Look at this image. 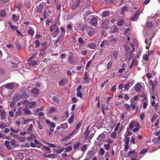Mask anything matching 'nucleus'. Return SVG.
Listing matches in <instances>:
<instances>
[{
  "mask_svg": "<svg viewBox=\"0 0 160 160\" xmlns=\"http://www.w3.org/2000/svg\"><path fill=\"white\" fill-rule=\"evenodd\" d=\"M124 136L125 137V138L124 140L125 142V145H124V151L125 152H127L129 148V143L130 141V138L127 137V136L125 134L124 135Z\"/></svg>",
  "mask_w": 160,
  "mask_h": 160,
  "instance_id": "obj_1",
  "label": "nucleus"
},
{
  "mask_svg": "<svg viewBox=\"0 0 160 160\" xmlns=\"http://www.w3.org/2000/svg\"><path fill=\"white\" fill-rule=\"evenodd\" d=\"M128 156L131 158H136L138 156V153L135 150L130 151L128 152Z\"/></svg>",
  "mask_w": 160,
  "mask_h": 160,
  "instance_id": "obj_2",
  "label": "nucleus"
},
{
  "mask_svg": "<svg viewBox=\"0 0 160 160\" xmlns=\"http://www.w3.org/2000/svg\"><path fill=\"white\" fill-rule=\"evenodd\" d=\"M91 131L88 130V128H87L85 132L84 133V134H86L85 138L87 139L88 140H90L93 136V135L92 134H90V136H88L90 134Z\"/></svg>",
  "mask_w": 160,
  "mask_h": 160,
  "instance_id": "obj_3",
  "label": "nucleus"
},
{
  "mask_svg": "<svg viewBox=\"0 0 160 160\" xmlns=\"http://www.w3.org/2000/svg\"><path fill=\"white\" fill-rule=\"evenodd\" d=\"M149 84L152 87V89L153 90L155 88L158 83L157 80H155L153 81L152 80H150L148 82Z\"/></svg>",
  "mask_w": 160,
  "mask_h": 160,
  "instance_id": "obj_4",
  "label": "nucleus"
},
{
  "mask_svg": "<svg viewBox=\"0 0 160 160\" xmlns=\"http://www.w3.org/2000/svg\"><path fill=\"white\" fill-rule=\"evenodd\" d=\"M87 32L89 36H92L94 33V31L91 27H88L86 29Z\"/></svg>",
  "mask_w": 160,
  "mask_h": 160,
  "instance_id": "obj_5",
  "label": "nucleus"
},
{
  "mask_svg": "<svg viewBox=\"0 0 160 160\" xmlns=\"http://www.w3.org/2000/svg\"><path fill=\"white\" fill-rule=\"evenodd\" d=\"M140 15V11L139 10H138L134 14V17L131 18V20L132 21H135L136 20L138 17Z\"/></svg>",
  "mask_w": 160,
  "mask_h": 160,
  "instance_id": "obj_6",
  "label": "nucleus"
},
{
  "mask_svg": "<svg viewBox=\"0 0 160 160\" xmlns=\"http://www.w3.org/2000/svg\"><path fill=\"white\" fill-rule=\"evenodd\" d=\"M34 58V57H31L29 58L28 59V61L29 62L27 64H28L29 66H35V65H37V62L35 61H32V59Z\"/></svg>",
  "mask_w": 160,
  "mask_h": 160,
  "instance_id": "obj_7",
  "label": "nucleus"
},
{
  "mask_svg": "<svg viewBox=\"0 0 160 160\" xmlns=\"http://www.w3.org/2000/svg\"><path fill=\"white\" fill-rule=\"evenodd\" d=\"M143 102V108L144 109H146L148 104V99L146 97H145L144 99H142Z\"/></svg>",
  "mask_w": 160,
  "mask_h": 160,
  "instance_id": "obj_8",
  "label": "nucleus"
},
{
  "mask_svg": "<svg viewBox=\"0 0 160 160\" xmlns=\"http://www.w3.org/2000/svg\"><path fill=\"white\" fill-rule=\"evenodd\" d=\"M142 86V85L140 84H137L134 87L135 91L139 93L140 92Z\"/></svg>",
  "mask_w": 160,
  "mask_h": 160,
  "instance_id": "obj_9",
  "label": "nucleus"
},
{
  "mask_svg": "<svg viewBox=\"0 0 160 160\" xmlns=\"http://www.w3.org/2000/svg\"><path fill=\"white\" fill-rule=\"evenodd\" d=\"M4 145L5 147L9 150L12 149V148L10 146V143L9 141L6 140L4 142Z\"/></svg>",
  "mask_w": 160,
  "mask_h": 160,
  "instance_id": "obj_10",
  "label": "nucleus"
},
{
  "mask_svg": "<svg viewBox=\"0 0 160 160\" xmlns=\"http://www.w3.org/2000/svg\"><path fill=\"white\" fill-rule=\"evenodd\" d=\"M138 64V62L137 60L134 58L132 61L130 66V68H132L133 66H137Z\"/></svg>",
  "mask_w": 160,
  "mask_h": 160,
  "instance_id": "obj_11",
  "label": "nucleus"
},
{
  "mask_svg": "<svg viewBox=\"0 0 160 160\" xmlns=\"http://www.w3.org/2000/svg\"><path fill=\"white\" fill-rule=\"evenodd\" d=\"M31 93L35 96H37L39 93L38 90L36 88H33L31 91Z\"/></svg>",
  "mask_w": 160,
  "mask_h": 160,
  "instance_id": "obj_12",
  "label": "nucleus"
},
{
  "mask_svg": "<svg viewBox=\"0 0 160 160\" xmlns=\"http://www.w3.org/2000/svg\"><path fill=\"white\" fill-rule=\"evenodd\" d=\"M80 3V0H77L72 5V9L73 10L75 9L79 6Z\"/></svg>",
  "mask_w": 160,
  "mask_h": 160,
  "instance_id": "obj_13",
  "label": "nucleus"
},
{
  "mask_svg": "<svg viewBox=\"0 0 160 160\" xmlns=\"http://www.w3.org/2000/svg\"><path fill=\"white\" fill-rule=\"evenodd\" d=\"M91 24L92 25L96 26L97 24V20L96 18L94 17L92 18L91 21Z\"/></svg>",
  "mask_w": 160,
  "mask_h": 160,
  "instance_id": "obj_14",
  "label": "nucleus"
},
{
  "mask_svg": "<svg viewBox=\"0 0 160 160\" xmlns=\"http://www.w3.org/2000/svg\"><path fill=\"white\" fill-rule=\"evenodd\" d=\"M137 123H138L136 121H132L131 122L129 125V128L131 130H132L135 125H136Z\"/></svg>",
  "mask_w": 160,
  "mask_h": 160,
  "instance_id": "obj_15",
  "label": "nucleus"
},
{
  "mask_svg": "<svg viewBox=\"0 0 160 160\" xmlns=\"http://www.w3.org/2000/svg\"><path fill=\"white\" fill-rule=\"evenodd\" d=\"M6 112L4 110H3L1 112L0 114V117L3 120H4L6 119Z\"/></svg>",
  "mask_w": 160,
  "mask_h": 160,
  "instance_id": "obj_16",
  "label": "nucleus"
},
{
  "mask_svg": "<svg viewBox=\"0 0 160 160\" xmlns=\"http://www.w3.org/2000/svg\"><path fill=\"white\" fill-rule=\"evenodd\" d=\"M36 136H35L34 134H31L30 136L28 137L27 140L29 141H34V139H36Z\"/></svg>",
  "mask_w": 160,
  "mask_h": 160,
  "instance_id": "obj_17",
  "label": "nucleus"
},
{
  "mask_svg": "<svg viewBox=\"0 0 160 160\" xmlns=\"http://www.w3.org/2000/svg\"><path fill=\"white\" fill-rule=\"evenodd\" d=\"M11 144L12 146L14 148H17L18 147V145L16 144V141L14 139L11 140Z\"/></svg>",
  "mask_w": 160,
  "mask_h": 160,
  "instance_id": "obj_18",
  "label": "nucleus"
},
{
  "mask_svg": "<svg viewBox=\"0 0 160 160\" xmlns=\"http://www.w3.org/2000/svg\"><path fill=\"white\" fill-rule=\"evenodd\" d=\"M5 87L7 88L11 89H12L14 87L13 84L12 83H9L5 84Z\"/></svg>",
  "mask_w": 160,
  "mask_h": 160,
  "instance_id": "obj_19",
  "label": "nucleus"
},
{
  "mask_svg": "<svg viewBox=\"0 0 160 160\" xmlns=\"http://www.w3.org/2000/svg\"><path fill=\"white\" fill-rule=\"evenodd\" d=\"M130 106L134 110L135 108L136 103L133 102L132 98L130 99Z\"/></svg>",
  "mask_w": 160,
  "mask_h": 160,
  "instance_id": "obj_20",
  "label": "nucleus"
},
{
  "mask_svg": "<svg viewBox=\"0 0 160 160\" xmlns=\"http://www.w3.org/2000/svg\"><path fill=\"white\" fill-rule=\"evenodd\" d=\"M68 60L70 64H72L74 62V60L73 57L72 56H69Z\"/></svg>",
  "mask_w": 160,
  "mask_h": 160,
  "instance_id": "obj_21",
  "label": "nucleus"
},
{
  "mask_svg": "<svg viewBox=\"0 0 160 160\" xmlns=\"http://www.w3.org/2000/svg\"><path fill=\"white\" fill-rule=\"evenodd\" d=\"M128 7L126 6L123 7L122 8V10L120 12L121 14H123L125 13V12L128 11Z\"/></svg>",
  "mask_w": 160,
  "mask_h": 160,
  "instance_id": "obj_22",
  "label": "nucleus"
},
{
  "mask_svg": "<svg viewBox=\"0 0 160 160\" xmlns=\"http://www.w3.org/2000/svg\"><path fill=\"white\" fill-rule=\"evenodd\" d=\"M109 12L108 11H103L101 13V15L103 17H107L109 14Z\"/></svg>",
  "mask_w": 160,
  "mask_h": 160,
  "instance_id": "obj_23",
  "label": "nucleus"
},
{
  "mask_svg": "<svg viewBox=\"0 0 160 160\" xmlns=\"http://www.w3.org/2000/svg\"><path fill=\"white\" fill-rule=\"evenodd\" d=\"M6 15L5 10H2L0 11V17H4Z\"/></svg>",
  "mask_w": 160,
  "mask_h": 160,
  "instance_id": "obj_24",
  "label": "nucleus"
},
{
  "mask_svg": "<svg viewBox=\"0 0 160 160\" xmlns=\"http://www.w3.org/2000/svg\"><path fill=\"white\" fill-rule=\"evenodd\" d=\"M27 107H26L25 108L23 109L24 113L26 115H30L32 113L31 112L29 109L26 108Z\"/></svg>",
  "mask_w": 160,
  "mask_h": 160,
  "instance_id": "obj_25",
  "label": "nucleus"
},
{
  "mask_svg": "<svg viewBox=\"0 0 160 160\" xmlns=\"http://www.w3.org/2000/svg\"><path fill=\"white\" fill-rule=\"evenodd\" d=\"M152 141L155 144H158L160 143V138H154L152 139Z\"/></svg>",
  "mask_w": 160,
  "mask_h": 160,
  "instance_id": "obj_26",
  "label": "nucleus"
},
{
  "mask_svg": "<svg viewBox=\"0 0 160 160\" xmlns=\"http://www.w3.org/2000/svg\"><path fill=\"white\" fill-rule=\"evenodd\" d=\"M130 84V83H128L125 85L124 86V88L125 90L126 91H128L129 88L131 86H129Z\"/></svg>",
  "mask_w": 160,
  "mask_h": 160,
  "instance_id": "obj_27",
  "label": "nucleus"
},
{
  "mask_svg": "<svg viewBox=\"0 0 160 160\" xmlns=\"http://www.w3.org/2000/svg\"><path fill=\"white\" fill-rule=\"evenodd\" d=\"M58 40H59V42H62L64 38V35L60 34L58 38Z\"/></svg>",
  "mask_w": 160,
  "mask_h": 160,
  "instance_id": "obj_28",
  "label": "nucleus"
},
{
  "mask_svg": "<svg viewBox=\"0 0 160 160\" xmlns=\"http://www.w3.org/2000/svg\"><path fill=\"white\" fill-rule=\"evenodd\" d=\"M110 126L109 127L112 128H113L116 125V123L114 122L113 121H112L111 122L109 123Z\"/></svg>",
  "mask_w": 160,
  "mask_h": 160,
  "instance_id": "obj_29",
  "label": "nucleus"
},
{
  "mask_svg": "<svg viewBox=\"0 0 160 160\" xmlns=\"http://www.w3.org/2000/svg\"><path fill=\"white\" fill-rule=\"evenodd\" d=\"M96 46V44L93 42L88 45V47L92 49H94Z\"/></svg>",
  "mask_w": 160,
  "mask_h": 160,
  "instance_id": "obj_30",
  "label": "nucleus"
},
{
  "mask_svg": "<svg viewBox=\"0 0 160 160\" xmlns=\"http://www.w3.org/2000/svg\"><path fill=\"white\" fill-rule=\"evenodd\" d=\"M28 33L29 34L32 35L34 34V31L33 29L31 27H30L29 30H28Z\"/></svg>",
  "mask_w": 160,
  "mask_h": 160,
  "instance_id": "obj_31",
  "label": "nucleus"
},
{
  "mask_svg": "<svg viewBox=\"0 0 160 160\" xmlns=\"http://www.w3.org/2000/svg\"><path fill=\"white\" fill-rule=\"evenodd\" d=\"M71 137V136H70V135L69 134V135L66 136L65 137L62 138L61 140V141L62 142H63L65 141H67Z\"/></svg>",
  "mask_w": 160,
  "mask_h": 160,
  "instance_id": "obj_32",
  "label": "nucleus"
},
{
  "mask_svg": "<svg viewBox=\"0 0 160 160\" xmlns=\"http://www.w3.org/2000/svg\"><path fill=\"white\" fill-rule=\"evenodd\" d=\"M88 145L85 144L83 145L81 148V150L83 152H85L87 149L88 148Z\"/></svg>",
  "mask_w": 160,
  "mask_h": 160,
  "instance_id": "obj_33",
  "label": "nucleus"
},
{
  "mask_svg": "<svg viewBox=\"0 0 160 160\" xmlns=\"http://www.w3.org/2000/svg\"><path fill=\"white\" fill-rule=\"evenodd\" d=\"M136 126L137 127V128H134L133 130V132H136L139 130L140 127L139 123H137V124L136 125Z\"/></svg>",
  "mask_w": 160,
  "mask_h": 160,
  "instance_id": "obj_34",
  "label": "nucleus"
},
{
  "mask_svg": "<svg viewBox=\"0 0 160 160\" xmlns=\"http://www.w3.org/2000/svg\"><path fill=\"white\" fill-rule=\"evenodd\" d=\"M82 123V121L81 120L79 122V123L76 124L75 127L76 129L77 130L81 126Z\"/></svg>",
  "mask_w": 160,
  "mask_h": 160,
  "instance_id": "obj_35",
  "label": "nucleus"
},
{
  "mask_svg": "<svg viewBox=\"0 0 160 160\" xmlns=\"http://www.w3.org/2000/svg\"><path fill=\"white\" fill-rule=\"evenodd\" d=\"M108 44V42L107 40H104L101 43L100 45L101 47H102L103 46H105Z\"/></svg>",
  "mask_w": 160,
  "mask_h": 160,
  "instance_id": "obj_36",
  "label": "nucleus"
},
{
  "mask_svg": "<svg viewBox=\"0 0 160 160\" xmlns=\"http://www.w3.org/2000/svg\"><path fill=\"white\" fill-rule=\"evenodd\" d=\"M104 148L105 150H109L110 149V145L109 144H105L104 145Z\"/></svg>",
  "mask_w": 160,
  "mask_h": 160,
  "instance_id": "obj_37",
  "label": "nucleus"
},
{
  "mask_svg": "<svg viewBox=\"0 0 160 160\" xmlns=\"http://www.w3.org/2000/svg\"><path fill=\"white\" fill-rule=\"evenodd\" d=\"M52 99L54 102L57 103H58L59 102V99L55 97L52 98Z\"/></svg>",
  "mask_w": 160,
  "mask_h": 160,
  "instance_id": "obj_38",
  "label": "nucleus"
},
{
  "mask_svg": "<svg viewBox=\"0 0 160 160\" xmlns=\"http://www.w3.org/2000/svg\"><path fill=\"white\" fill-rule=\"evenodd\" d=\"M65 80L63 79L60 80L59 82V85L61 86H64V82Z\"/></svg>",
  "mask_w": 160,
  "mask_h": 160,
  "instance_id": "obj_39",
  "label": "nucleus"
},
{
  "mask_svg": "<svg viewBox=\"0 0 160 160\" xmlns=\"http://www.w3.org/2000/svg\"><path fill=\"white\" fill-rule=\"evenodd\" d=\"M22 119L23 120H24V121H23V123H22V124L23 125H26V124H27V123L28 122L30 121H31V120L33 121V119H25L24 118H22Z\"/></svg>",
  "mask_w": 160,
  "mask_h": 160,
  "instance_id": "obj_40",
  "label": "nucleus"
},
{
  "mask_svg": "<svg viewBox=\"0 0 160 160\" xmlns=\"http://www.w3.org/2000/svg\"><path fill=\"white\" fill-rule=\"evenodd\" d=\"M74 116L72 115L70 118H69L68 122L70 124H71L73 122L74 120Z\"/></svg>",
  "mask_w": 160,
  "mask_h": 160,
  "instance_id": "obj_41",
  "label": "nucleus"
},
{
  "mask_svg": "<svg viewBox=\"0 0 160 160\" xmlns=\"http://www.w3.org/2000/svg\"><path fill=\"white\" fill-rule=\"evenodd\" d=\"M35 47L36 48L38 47L40 45V42L39 40H36L35 42Z\"/></svg>",
  "mask_w": 160,
  "mask_h": 160,
  "instance_id": "obj_42",
  "label": "nucleus"
},
{
  "mask_svg": "<svg viewBox=\"0 0 160 160\" xmlns=\"http://www.w3.org/2000/svg\"><path fill=\"white\" fill-rule=\"evenodd\" d=\"M99 153V155H103L105 153V150L103 148H101L100 149Z\"/></svg>",
  "mask_w": 160,
  "mask_h": 160,
  "instance_id": "obj_43",
  "label": "nucleus"
},
{
  "mask_svg": "<svg viewBox=\"0 0 160 160\" xmlns=\"http://www.w3.org/2000/svg\"><path fill=\"white\" fill-rule=\"evenodd\" d=\"M111 136L112 138L115 139L117 137L116 132H113L111 134Z\"/></svg>",
  "mask_w": 160,
  "mask_h": 160,
  "instance_id": "obj_44",
  "label": "nucleus"
},
{
  "mask_svg": "<svg viewBox=\"0 0 160 160\" xmlns=\"http://www.w3.org/2000/svg\"><path fill=\"white\" fill-rule=\"evenodd\" d=\"M62 128L64 129L67 128L68 127V124L67 123H65L63 124H61Z\"/></svg>",
  "mask_w": 160,
  "mask_h": 160,
  "instance_id": "obj_45",
  "label": "nucleus"
},
{
  "mask_svg": "<svg viewBox=\"0 0 160 160\" xmlns=\"http://www.w3.org/2000/svg\"><path fill=\"white\" fill-rule=\"evenodd\" d=\"M113 56L114 57V59L115 60H116L118 56V52L114 50L113 51Z\"/></svg>",
  "mask_w": 160,
  "mask_h": 160,
  "instance_id": "obj_46",
  "label": "nucleus"
},
{
  "mask_svg": "<svg viewBox=\"0 0 160 160\" xmlns=\"http://www.w3.org/2000/svg\"><path fill=\"white\" fill-rule=\"evenodd\" d=\"M80 142H78L76 144H75L73 146V149H75L79 147L80 145Z\"/></svg>",
  "mask_w": 160,
  "mask_h": 160,
  "instance_id": "obj_47",
  "label": "nucleus"
},
{
  "mask_svg": "<svg viewBox=\"0 0 160 160\" xmlns=\"http://www.w3.org/2000/svg\"><path fill=\"white\" fill-rule=\"evenodd\" d=\"M6 47L8 48L14 49V47L12 43H10L9 44L6 45Z\"/></svg>",
  "mask_w": 160,
  "mask_h": 160,
  "instance_id": "obj_48",
  "label": "nucleus"
},
{
  "mask_svg": "<svg viewBox=\"0 0 160 160\" xmlns=\"http://www.w3.org/2000/svg\"><path fill=\"white\" fill-rule=\"evenodd\" d=\"M20 98V97L18 95H15L13 97V99L15 101H18Z\"/></svg>",
  "mask_w": 160,
  "mask_h": 160,
  "instance_id": "obj_49",
  "label": "nucleus"
},
{
  "mask_svg": "<svg viewBox=\"0 0 160 160\" xmlns=\"http://www.w3.org/2000/svg\"><path fill=\"white\" fill-rule=\"evenodd\" d=\"M158 115L157 114H155L152 117L151 119V122H154L155 120L158 118Z\"/></svg>",
  "mask_w": 160,
  "mask_h": 160,
  "instance_id": "obj_50",
  "label": "nucleus"
},
{
  "mask_svg": "<svg viewBox=\"0 0 160 160\" xmlns=\"http://www.w3.org/2000/svg\"><path fill=\"white\" fill-rule=\"evenodd\" d=\"M59 32V28H57L55 31H54L53 33H55V36L54 37H55L57 36V35L58 34Z\"/></svg>",
  "mask_w": 160,
  "mask_h": 160,
  "instance_id": "obj_51",
  "label": "nucleus"
},
{
  "mask_svg": "<svg viewBox=\"0 0 160 160\" xmlns=\"http://www.w3.org/2000/svg\"><path fill=\"white\" fill-rule=\"evenodd\" d=\"M72 149V146H69L65 149L66 152H69Z\"/></svg>",
  "mask_w": 160,
  "mask_h": 160,
  "instance_id": "obj_52",
  "label": "nucleus"
},
{
  "mask_svg": "<svg viewBox=\"0 0 160 160\" xmlns=\"http://www.w3.org/2000/svg\"><path fill=\"white\" fill-rule=\"evenodd\" d=\"M10 66L12 68H14L17 67L18 65L17 64L14 62H11V63L10 64Z\"/></svg>",
  "mask_w": 160,
  "mask_h": 160,
  "instance_id": "obj_53",
  "label": "nucleus"
},
{
  "mask_svg": "<svg viewBox=\"0 0 160 160\" xmlns=\"http://www.w3.org/2000/svg\"><path fill=\"white\" fill-rule=\"evenodd\" d=\"M124 106L126 109L128 111H129L130 110V105L128 104H125Z\"/></svg>",
  "mask_w": 160,
  "mask_h": 160,
  "instance_id": "obj_54",
  "label": "nucleus"
},
{
  "mask_svg": "<svg viewBox=\"0 0 160 160\" xmlns=\"http://www.w3.org/2000/svg\"><path fill=\"white\" fill-rule=\"evenodd\" d=\"M21 102L24 104L28 105L30 104L29 101L27 100H26L25 101H21Z\"/></svg>",
  "mask_w": 160,
  "mask_h": 160,
  "instance_id": "obj_55",
  "label": "nucleus"
},
{
  "mask_svg": "<svg viewBox=\"0 0 160 160\" xmlns=\"http://www.w3.org/2000/svg\"><path fill=\"white\" fill-rule=\"evenodd\" d=\"M130 57L128 59V60H130L131 58H133L134 56L133 53L132 52L130 51L129 53Z\"/></svg>",
  "mask_w": 160,
  "mask_h": 160,
  "instance_id": "obj_56",
  "label": "nucleus"
},
{
  "mask_svg": "<svg viewBox=\"0 0 160 160\" xmlns=\"http://www.w3.org/2000/svg\"><path fill=\"white\" fill-rule=\"evenodd\" d=\"M82 93L81 91H77L76 93V96L77 97H80L81 98H82Z\"/></svg>",
  "mask_w": 160,
  "mask_h": 160,
  "instance_id": "obj_57",
  "label": "nucleus"
},
{
  "mask_svg": "<svg viewBox=\"0 0 160 160\" xmlns=\"http://www.w3.org/2000/svg\"><path fill=\"white\" fill-rule=\"evenodd\" d=\"M16 115L17 116H18L21 115L22 114V112H21L20 110H18L15 113Z\"/></svg>",
  "mask_w": 160,
  "mask_h": 160,
  "instance_id": "obj_58",
  "label": "nucleus"
},
{
  "mask_svg": "<svg viewBox=\"0 0 160 160\" xmlns=\"http://www.w3.org/2000/svg\"><path fill=\"white\" fill-rule=\"evenodd\" d=\"M43 148L47 151H49V153H51L52 152V151L51 150V149L50 148L46 146H44L43 147Z\"/></svg>",
  "mask_w": 160,
  "mask_h": 160,
  "instance_id": "obj_59",
  "label": "nucleus"
},
{
  "mask_svg": "<svg viewBox=\"0 0 160 160\" xmlns=\"http://www.w3.org/2000/svg\"><path fill=\"white\" fill-rule=\"evenodd\" d=\"M124 22V21L122 19H121L119 21V22L118 23V26H121L123 25Z\"/></svg>",
  "mask_w": 160,
  "mask_h": 160,
  "instance_id": "obj_60",
  "label": "nucleus"
},
{
  "mask_svg": "<svg viewBox=\"0 0 160 160\" xmlns=\"http://www.w3.org/2000/svg\"><path fill=\"white\" fill-rule=\"evenodd\" d=\"M148 55H147V54H145L144 55L143 57V59L145 61H146L148 60Z\"/></svg>",
  "mask_w": 160,
  "mask_h": 160,
  "instance_id": "obj_61",
  "label": "nucleus"
},
{
  "mask_svg": "<svg viewBox=\"0 0 160 160\" xmlns=\"http://www.w3.org/2000/svg\"><path fill=\"white\" fill-rule=\"evenodd\" d=\"M126 70V68H120L119 70H118V72L120 74H122L123 72Z\"/></svg>",
  "mask_w": 160,
  "mask_h": 160,
  "instance_id": "obj_62",
  "label": "nucleus"
},
{
  "mask_svg": "<svg viewBox=\"0 0 160 160\" xmlns=\"http://www.w3.org/2000/svg\"><path fill=\"white\" fill-rule=\"evenodd\" d=\"M88 154L91 156H93L95 154V152L93 150H91L90 151H88Z\"/></svg>",
  "mask_w": 160,
  "mask_h": 160,
  "instance_id": "obj_63",
  "label": "nucleus"
},
{
  "mask_svg": "<svg viewBox=\"0 0 160 160\" xmlns=\"http://www.w3.org/2000/svg\"><path fill=\"white\" fill-rule=\"evenodd\" d=\"M9 116L10 117L12 118L14 116V112L12 111H10L8 112Z\"/></svg>",
  "mask_w": 160,
  "mask_h": 160,
  "instance_id": "obj_64",
  "label": "nucleus"
}]
</instances>
